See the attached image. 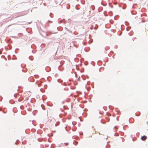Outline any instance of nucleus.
Here are the masks:
<instances>
[{
    "label": "nucleus",
    "instance_id": "nucleus-1",
    "mask_svg": "<svg viewBox=\"0 0 148 148\" xmlns=\"http://www.w3.org/2000/svg\"><path fill=\"white\" fill-rule=\"evenodd\" d=\"M147 138V137L145 136H144L141 137V139L143 140H145Z\"/></svg>",
    "mask_w": 148,
    "mask_h": 148
},
{
    "label": "nucleus",
    "instance_id": "nucleus-2",
    "mask_svg": "<svg viewBox=\"0 0 148 148\" xmlns=\"http://www.w3.org/2000/svg\"><path fill=\"white\" fill-rule=\"evenodd\" d=\"M25 14H23V15H25Z\"/></svg>",
    "mask_w": 148,
    "mask_h": 148
}]
</instances>
